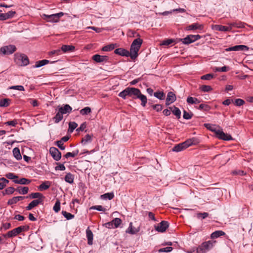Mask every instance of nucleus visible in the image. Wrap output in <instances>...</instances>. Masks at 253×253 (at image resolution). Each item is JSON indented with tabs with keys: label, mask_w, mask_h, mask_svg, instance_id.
I'll use <instances>...</instances> for the list:
<instances>
[{
	"label": "nucleus",
	"mask_w": 253,
	"mask_h": 253,
	"mask_svg": "<svg viewBox=\"0 0 253 253\" xmlns=\"http://www.w3.org/2000/svg\"><path fill=\"white\" fill-rule=\"evenodd\" d=\"M114 53L122 56L129 57L130 55L129 51L122 48L116 49L114 51Z\"/></svg>",
	"instance_id": "14"
},
{
	"label": "nucleus",
	"mask_w": 253,
	"mask_h": 253,
	"mask_svg": "<svg viewBox=\"0 0 253 253\" xmlns=\"http://www.w3.org/2000/svg\"><path fill=\"white\" fill-rule=\"evenodd\" d=\"M56 144L61 150H65V146L64 145V143L62 142L61 141L58 140L56 141Z\"/></svg>",
	"instance_id": "62"
},
{
	"label": "nucleus",
	"mask_w": 253,
	"mask_h": 253,
	"mask_svg": "<svg viewBox=\"0 0 253 253\" xmlns=\"http://www.w3.org/2000/svg\"><path fill=\"white\" fill-rule=\"evenodd\" d=\"M176 99V97L175 94L171 91L169 92L166 98V105L167 106L170 105L172 103L174 102Z\"/></svg>",
	"instance_id": "13"
},
{
	"label": "nucleus",
	"mask_w": 253,
	"mask_h": 253,
	"mask_svg": "<svg viewBox=\"0 0 253 253\" xmlns=\"http://www.w3.org/2000/svg\"><path fill=\"white\" fill-rule=\"evenodd\" d=\"M203 29V26L198 23H194L189 25L187 27L186 29L187 30H196L197 29L202 30Z\"/></svg>",
	"instance_id": "18"
},
{
	"label": "nucleus",
	"mask_w": 253,
	"mask_h": 253,
	"mask_svg": "<svg viewBox=\"0 0 253 253\" xmlns=\"http://www.w3.org/2000/svg\"><path fill=\"white\" fill-rule=\"evenodd\" d=\"M169 223L167 221H162L160 223L155 225V229L159 232H164L169 227Z\"/></svg>",
	"instance_id": "9"
},
{
	"label": "nucleus",
	"mask_w": 253,
	"mask_h": 253,
	"mask_svg": "<svg viewBox=\"0 0 253 253\" xmlns=\"http://www.w3.org/2000/svg\"><path fill=\"white\" fill-rule=\"evenodd\" d=\"M172 113L178 118L179 119L181 116V111L179 108L173 106L169 108Z\"/></svg>",
	"instance_id": "23"
},
{
	"label": "nucleus",
	"mask_w": 253,
	"mask_h": 253,
	"mask_svg": "<svg viewBox=\"0 0 253 253\" xmlns=\"http://www.w3.org/2000/svg\"><path fill=\"white\" fill-rule=\"evenodd\" d=\"M29 196L31 199H42V201L44 199V196L39 192L32 193Z\"/></svg>",
	"instance_id": "22"
},
{
	"label": "nucleus",
	"mask_w": 253,
	"mask_h": 253,
	"mask_svg": "<svg viewBox=\"0 0 253 253\" xmlns=\"http://www.w3.org/2000/svg\"><path fill=\"white\" fill-rule=\"evenodd\" d=\"M229 25L230 26H231L232 28L233 27L238 28H242L245 27V23L243 22H242L241 21L231 23H229Z\"/></svg>",
	"instance_id": "29"
},
{
	"label": "nucleus",
	"mask_w": 253,
	"mask_h": 253,
	"mask_svg": "<svg viewBox=\"0 0 253 253\" xmlns=\"http://www.w3.org/2000/svg\"><path fill=\"white\" fill-rule=\"evenodd\" d=\"M152 108L153 109L155 110L157 112H160L163 109L162 106L160 104H156V105H152Z\"/></svg>",
	"instance_id": "64"
},
{
	"label": "nucleus",
	"mask_w": 253,
	"mask_h": 253,
	"mask_svg": "<svg viewBox=\"0 0 253 253\" xmlns=\"http://www.w3.org/2000/svg\"><path fill=\"white\" fill-rule=\"evenodd\" d=\"M0 190L2 189L8 183L9 181L4 177L0 178Z\"/></svg>",
	"instance_id": "40"
},
{
	"label": "nucleus",
	"mask_w": 253,
	"mask_h": 253,
	"mask_svg": "<svg viewBox=\"0 0 253 253\" xmlns=\"http://www.w3.org/2000/svg\"><path fill=\"white\" fill-rule=\"evenodd\" d=\"M249 49V47L244 45H237L232 47H230L225 49L226 51H243V50H247Z\"/></svg>",
	"instance_id": "12"
},
{
	"label": "nucleus",
	"mask_w": 253,
	"mask_h": 253,
	"mask_svg": "<svg viewBox=\"0 0 253 253\" xmlns=\"http://www.w3.org/2000/svg\"><path fill=\"white\" fill-rule=\"evenodd\" d=\"M49 62V61L48 60H46V59L38 61L36 62V63L35 67H36V68L41 67L48 63Z\"/></svg>",
	"instance_id": "38"
},
{
	"label": "nucleus",
	"mask_w": 253,
	"mask_h": 253,
	"mask_svg": "<svg viewBox=\"0 0 253 253\" xmlns=\"http://www.w3.org/2000/svg\"><path fill=\"white\" fill-rule=\"evenodd\" d=\"M136 99H139L141 100V105L143 107H145L146 106L147 102V99L145 95L141 93V91H140L138 95L136 96Z\"/></svg>",
	"instance_id": "17"
},
{
	"label": "nucleus",
	"mask_w": 253,
	"mask_h": 253,
	"mask_svg": "<svg viewBox=\"0 0 253 253\" xmlns=\"http://www.w3.org/2000/svg\"><path fill=\"white\" fill-rule=\"evenodd\" d=\"M60 203L59 200H57L53 207V210L55 211V212H58L60 211Z\"/></svg>",
	"instance_id": "52"
},
{
	"label": "nucleus",
	"mask_w": 253,
	"mask_h": 253,
	"mask_svg": "<svg viewBox=\"0 0 253 253\" xmlns=\"http://www.w3.org/2000/svg\"><path fill=\"white\" fill-rule=\"evenodd\" d=\"M200 38L201 36H200L199 35H188L185 38L181 39V41L184 44H188L196 41L197 40L200 39Z\"/></svg>",
	"instance_id": "8"
},
{
	"label": "nucleus",
	"mask_w": 253,
	"mask_h": 253,
	"mask_svg": "<svg viewBox=\"0 0 253 253\" xmlns=\"http://www.w3.org/2000/svg\"><path fill=\"white\" fill-rule=\"evenodd\" d=\"M15 190L19 194L24 195L28 192L29 188L28 187L19 186L15 189Z\"/></svg>",
	"instance_id": "27"
},
{
	"label": "nucleus",
	"mask_w": 253,
	"mask_h": 253,
	"mask_svg": "<svg viewBox=\"0 0 253 253\" xmlns=\"http://www.w3.org/2000/svg\"><path fill=\"white\" fill-rule=\"evenodd\" d=\"M14 60L16 64L21 66H26L29 63L28 57L24 54L15 53Z\"/></svg>",
	"instance_id": "5"
},
{
	"label": "nucleus",
	"mask_w": 253,
	"mask_h": 253,
	"mask_svg": "<svg viewBox=\"0 0 253 253\" xmlns=\"http://www.w3.org/2000/svg\"><path fill=\"white\" fill-rule=\"evenodd\" d=\"M174 42V40L172 39H168L167 40L164 41L161 44L163 45H169L171 44Z\"/></svg>",
	"instance_id": "61"
},
{
	"label": "nucleus",
	"mask_w": 253,
	"mask_h": 253,
	"mask_svg": "<svg viewBox=\"0 0 253 253\" xmlns=\"http://www.w3.org/2000/svg\"><path fill=\"white\" fill-rule=\"evenodd\" d=\"M201 90L203 92H210L212 90V87L208 85H203L200 87Z\"/></svg>",
	"instance_id": "48"
},
{
	"label": "nucleus",
	"mask_w": 253,
	"mask_h": 253,
	"mask_svg": "<svg viewBox=\"0 0 253 253\" xmlns=\"http://www.w3.org/2000/svg\"><path fill=\"white\" fill-rule=\"evenodd\" d=\"M198 109L205 111H208L211 109V107L206 104H201Z\"/></svg>",
	"instance_id": "45"
},
{
	"label": "nucleus",
	"mask_w": 253,
	"mask_h": 253,
	"mask_svg": "<svg viewBox=\"0 0 253 253\" xmlns=\"http://www.w3.org/2000/svg\"><path fill=\"white\" fill-rule=\"evenodd\" d=\"M225 233L221 230H217L213 232L211 235V237H220L222 236H225Z\"/></svg>",
	"instance_id": "36"
},
{
	"label": "nucleus",
	"mask_w": 253,
	"mask_h": 253,
	"mask_svg": "<svg viewBox=\"0 0 253 253\" xmlns=\"http://www.w3.org/2000/svg\"><path fill=\"white\" fill-rule=\"evenodd\" d=\"M42 199H36L32 201L27 207H26V209L28 211H30L32 210L34 207L37 206L39 204H42Z\"/></svg>",
	"instance_id": "15"
},
{
	"label": "nucleus",
	"mask_w": 253,
	"mask_h": 253,
	"mask_svg": "<svg viewBox=\"0 0 253 253\" xmlns=\"http://www.w3.org/2000/svg\"><path fill=\"white\" fill-rule=\"evenodd\" d=\"M154 95L160 100L164 99L165 96V93L163 91L156 92L154 93Z\"/></svg>",
	"instance_id": "43"
},
{
	"label": "nucleus",
	"mask_w": 253,
	"mask_h": 253,
	"mask_svg": "<svg viewBox=\"0 0 253 253\" xmlns=\"http://www.w3.org/2000/svg\"><path fill=\"white\" fill-rule=\"evenodd\" d=\"M77 126L78 124L76 122H70L69 124V131L71 132H73Z\"/></svg>",
	"instance_id": "46"
},
{
	"label": "nucleus",
	"mask_w": 253,
	"mask_h": 253,
	"mask_svg": "<svg viewBox=\"0 0 253 253\" xmlns=\"http://www.w3.org/2000/svg\"><path fill=\"white\" fill-rule=\"evenodd\" d=\"M92 140V136L89 134H86L82 138V143L85 144L88 142H91Z\"/></svg>",
	"instance_id": "41"
},
{
	"label": "nucleus",
	"mask_w": 253,
	"mask_h": 253,
	"mask_svg": "<svg viewBox=\"0 0 253 253\" xmlns=\"http://www.w3.org/2000/svg\"><path fill=\"white\" fill-rule=\"evenodd\" d=\"M16 50V47L14 45L4 46L0 48V53L3 55L11 54Z\"/></svg>",
	"instance_id": "7"
},
{
	"label": "nucleus",
	"mask_w": 253,
	"mask_h": 253,
	"mask_svg": "<svg viewBox=\"0 0 253 253\" xmlns=\"http://www.w3.org/2000/svg\"><path fill=\"white\" fill-rule=\"evenodd\" d=\"M63 115L61 113H60V111L56 113V115L53 118V120L54 121L55 123H58L63 119Z\"/></svg>",
	"instance_id": "34"
},
{
	"label": "nucleus",
	"mask_w": 253,
	"mask_h": 253,
	"mask_svg": "<svg viewBox=\"0 0 253 253\" xmlns=\"http://www.w3.org/2000/svg\"><path fill=\"white\" fill-rule=\"evenodd\" d=\"M49 153L53 159L56 161L60 160L61 158V153L55 147L50 148Z\"/></svg>",
	"instance_id": "10"
},
{
	"label": "nucleus",
	"mask_w": 253,
	"mask_h": 253,
	"mask_svg": "<svg viewBox=\"0 0 253 253\" xmlns=\"http://www.w3.org/2000/svg\"><path fill=\"white\" fill-rule=\"evenodd\" d=\"M16 12L14 11H10L8 12L7 13H5L6 19L11 18H12L14 15L15 14Z\"/></svg>",
	"instance_id": "60"
},
{
	"label": "nucleus",
	"mask_w": 253,
	"mask_h": 253,
	"mask_svg": "<svg viewBox=\"0 0 253 253\" xmlns=\"http://www.w3.org/2000/svg\"><path fill=\"white\" fill-rule=\"evenodd\" d=\"M64 15L62 12L58 13L47 15L43 14L42 18L46 22L56 23L59 21L60 18Z\"/></svg>",
	"instance_id": "6"
},
{
	"label": "nucleus",
	"mask_w": 253,
	"mask_h": 253,
	"mask_svg": "<svg viewBox=\"0 0 253 253\" xmlns=\"http://www.w3.org/2000/svg\"><path fill=\"white\" fill-rule=\"evenodd\" d=\"M66 182L72 184L74 182V175L71 173H68L65 176L64 178Z\"/></svg>",
	"instance_id": "31"
},
{
	"label": "nucleus",
	"mask_w": 253,
	"mask_h": 253,
	"mask_svg": "<svg viewBox=\"0 0 253 253\" xmlns=\"http://www.w3.org/2000/svg\"><path fill=\"white\" fill-rule=\"evenodd\" d=\"M114 197V194L113 192L107 193L101 195V198L102 199L112 200Z\"/></svg>",
	"instance_id": "39"
},
{
	"label": "nucleus",
	"mask_w": 253,
	"mask_h": 253,
	"mask_svg": "<svg viewBox=\"0 0 253 253\" xmlns=\"http://www.w3.org/2000/svg\"><path fill=\"white\" fill-rule=\"evenodd\" d=\"M200 141L198 138L193 137L188 139L185 141L175 145L173 148L172 151L174 152H178L181 151L187 148L192 146L195 145L199 143Z\"/></svg>",
	"instance_id": "1"
},
{
	"label": "nucleus",
	"mask_w": 253,
	"mask_h": 253,
	"mask_svg": "<svg viewBox=\"0 0 253 253\" xmlns=\"http://www.w3.org/2000/svg\"><path fill=\"white\" fill-rule=\"evenodd\" d=\"M214 77L212 74H208L201 77V79L203 80H211Z\"/></svg>",
	"instance_id": "50"
},
{
	"label": "nucleus",
	"mask_w": 253,
	"mask_h": 253,
	"mask_svg": "<svg viewBox=\"0 0 253 253\" xmlns=\"http://www.w3.org/2000/svg\"><path fill=\"white\" fill-rule=\"evenodd\" d=\"M215 29L219 31L226 32V31H229L232 30V27L230 26L227 27V26H222V25H215Z\"/></svg>",
	"instance_id": "24"
},
{
	"label": "nucleus",
	"mask_w": 253,
	"mask_h": 253,
	"mask_svg": "<svg viewBox=\"0 0 253 253\" xmlns=\"http://www.w3.org/2000/svg\"><path fill=\"white\" fill-rule=\"evenodd\" d=\"M18 124L17 121L16 120H13L12 121H8L5 123V124L8 126H15Z\"/></svg>",
	"instance_id": "58"
},
{
	"label": "nucleus",
	"mask_w": 253,
	"mask_h": 253,
	"mask_svg": "<svg viewBox=\"0 0 253 253\" xmlns=\"http://www.w3.org/2000/svg\"><path fill=\"white\" fill-rule=\"evenodd\" d=\"M62 214L68 220L71 219L74 217V215L66 211H62Z\"/></svg>",
	"instance_id": "47"
},
{
	"label": "nucleus",
	"mask_w": 253,
	"mask_h": 253,
	"mask_svg": "<svg viewBox=\"0 0 253 253\" xmlns=\"http://www.w3.org/2000/svg\"><path fill=\"white\" fill-rule=\"evenodd\" d=\"M91 112V109L89 107H86L80 110V114L82 115H87Z\"/></svg>",
	"instance_id": "49"
},
{
	"label": "nucleus",
	"mask_w": 253,
	"mask_h": 253,
	"mask_svg": "<svg viewBox=\"0 0 253 253\" xmlns=\"http://www.w3.org/2000/svg\"><path fill=\"white\" fill-rule=\"evenodd\" d=\"M25 197L24 196H16L12 198L9 199L7 202V204L11 205L16 204L17 202L20 200L24 199Z\"/></svg>",
	"instance_id": "19"
},
{
	"label": "nucleus",
	"mask_w": 253,
	"mask_h": 253,
	"mask_svg": "<svg viewBox=\"0 0 253 253\" xmlns=\"http://www.w3.org/2000/svg\"><path fill=\"white\" fill-rule=\"evenodd\" d=\"M216 241L213 240L203 242L197 248V253H206L215 245Z\"/></svg>",
	"instance_id": "4"
},
{
	"label": "nucleus",
	"mask_w": 253,
	"mask_h": 253,
	"mask_svg": "<svg viewBox=\"0 0 253 253\" xmlns=\"http://www.w3.org/2000/svg\"><path fill=\"white\" fill-rule=\"evenodd\" d=\"M90 209L96 210L98 211H106V209L100 205L92 206V207H91Z\"/></svg>",
	"instance_id": "53"
},
{
	"label": "nucleus",
	"mask_w": 253,
	"mask_h": 253,
	"mask_svg": "<svg viewBox=\"0 0 253 253\" xmlns=\"http://www.w3.org/2000/svg\"><path fill=\"white\" fill-rule=\"evenodd\" d=\"M5 176L10 179H13L15 180V179L17 178L18 177V176L14 174L13 173L9 172L5 174Z\"/></svg>",
	"instance_id": "54"
},
{
	"label": "nucleus",
	"mask_w": 253,
	"mask_h": 253,
	"mask_svg": "<svg viewBox=\"0 0 253 253\" xmlns=\"http://www.w3.org/2000/svg\"><path fill=\"white\" fill-rule=\"evenodd\" d=\"M142 43L143 40L140 38L136 39L133 41L130 46V51H129V56L131 59H135L138 56V52Z\"/></svg>",
	"instance_id": "2"
},
{
	"label": "nucleus",
	"mask_w": 253,
	"mask_h": 253,
	"mask_svg": "<svg viewBox=\"0 0 253 253\" xmlns=\"http://www.w3.org/2000/svg\"><path fill=\"white\" fill-rule=\"evenodd\" d=\"M205 126L209 130L211 131L214 132L217 135V137L220 139L224 140H230L232 139V137L230 135L225 133L223 131L217 130L215 126L211 125L210 124H205Z\"/></svg>",
	"instance_id": "3"
},
{
	"label": "nucleus",
	"mask_w": 253,
	"mask_h": 253,
	"mask_svg": "<svg viewBox=\"0 0 253 253\" xmlns=\"http://www.w3.org/2000/svg\"><path fill=\"white\" fill-rule=\"evenodd\" d=\"M187 102L189 104H193L200 103L201 101L195 97H188L187 98Z\"/></svg>",
	"instance_id": "33"
},
{
	"label": "nucleus",
	"mask_w": 253,
	"mask_h": 253,
	"mask_svg": "<svg viewBox=\"0 0 253 253\" xmlns=\"http://www.w3.org/2000/svg\"><path fill=\"white\" fill-rule=\"evenodd\" d=\"M13 154L14 157L17 160H19L22 159V156L20 154V150L18 148L15 147L13 149Z\"/></svg>",
	"instance_id": "28"
},
{
	"label": "nucleus",
	"mask_w": 253,
	"mask_h": 253,
	"mask_svg": "<svg viewBox=\"0 0 253 253\" xmlns=\"http://www.w3.org/2000/svg\"><path fill=\"white\" fill-rule=\"evenodd\" d=\"M15 189L13 187H9L5 190V193L6 194H12Z\"/></svg>",
	"instance_id": "59"
},
{
	"label": "nucleus",
	"mask_w": 253,
	"mask_h": 253,
	"mask_svg": "<svg viewBox=\"0 0 253 253\" xmlns=\"http://www.w3.org/2000/svg\"><path fill=\"white\" fill-rule=\"evenodd\" d=\"M29 229L28 226H21L19 227H18L17 228H16L14 229V232H15L16 234L18 235L20 234L21 232L25 230H27Z\"/></svg>",
	"instance_id": "35"
},
{
	"label": "nucleus",
	"mask_w": 253,
	"mask_h": 253,
	"mask_svg": "<svg viewBox=\"0 0 253 253\" xmlns=\"http://www.w3.org/2000/svg\"><path fill=\"white\" fill-rule=\"evenodd\" d=\"M109 58L107 55H100L99 54H95L92 57V59L96 63H103L108 62Z\"/></svg>",
	"instance_id": "11"
},
{
	"label": "nucleus",
	"mask_w": 253,
	"mask_h": 253,
	"mask_svg": "<svg viewBox=\"0 0 253 253\" xmlns=\"http://www.w3.org/2000/svg\"><path fill=\"white\" fill-rule=\"evenodd\" d=\"M130 89L131 90L130 97H132L133 99H135L136 96L138 95L140 91V89L135 87H131V88H130Z\"/></svg>",
	"instance_id": "30"
},
{
	"label": "nucleus",
	"mask_w": 253,
	"mask_h": 253,
	"mask_svg": "<svg viewBox=\"0 0 253 253\" xmlns=\"http://www.w3.org/2000/svg\"><path fill=\"white\" fill-rule=\"evenodd\" d=\"M138 231L139 230L132 226V223L131 222L129 224L128 228L126 230V233H128L131 234H134L137 233Z\"/></svg>",
	"instance_id": "26"
},
{
	"label": "nucleus",
	"mask_w": 253,
	"mask_h": 253,
	"mask_svg": "<svg viewBox=\"0 0 253 253\" xmlns=\"http://www.w3.org/2000/svg\"><path fill=\"white\" fill-rule=\"evenodd\" d=\"M15 183L20 184H29L31 182V180L25 178H22L19 180H13V181Z\"/></svg>",
	"instance_id": "25"
},
{
	"label": "nucleus",
	"mask_w": 253,
	"mask_h": 253,
	"mask_svg": "<svg viewBox=\"0 0 253 253\" xmlns=\"http://www.w3.org/2000/svg\"><path fill=\"white\" fill-rule=\"evenodd\" d=\"M50 186V182L48 181H45L42 182L38 187L40 191H42L48 189Z\"/></svg>",
	"instance_id": "21"
},
{
	"label": "nucleus",
	"mask_w": 253,
	"mask_h": 253,
	"mask_svg": "<svg viewBox=\"0 0 253 253\" xmlns=\"http://www.w3.org/2000/svg\"><path fill=\"white\" fill-rule=\"evenodd\" d=\"M172 250V247H166V248H163L160 249L158 250V252L159 253H163V252L169 253V252H170Z\"/></svg>",
	"instance_id": "51"
},
{
	"label": "nucleus",
	"mask_w": 253,
	"mask_h": 253,
	"mask_svg": "<svg viewBox=\"0 0 253 253\" xmlns=\"http://www.w3.org/2000/svg\"><path fill=\"white\" fill-rule=\"evenodd\" d=\"M116 44H110L103 46L101 50L103 51H110L113 50L116 47Z\"/></svg>",
	"instance_id": "32"
},
{
	"label": "nucleus",
	"mask_w": 253,
	"mask_h": 253,
	"mask_svg": "<svg viewBox=\"0 0 253 253\" xmlns=\"http://www.w3.org/2000/svg\"><path fill=\"white\" fill-rule=\"evenodd\" d=\"M72 107L68 104L65 105L63 107H60L59 110L62 115L69 113L72 111Z\"/></svg>",
	"instance_id": "16"
},
{
	"label": "nucleus",
	"mask_w": 253,
	"mask_h": 253,
	"mask_svg": "<svg viewBox=\"0 0 253 253\" xmlns=\"http://www.w3.org/2000/svg\"><path fill=\"white\" fill-rule=\"evenodd\" d=\"M10 99L4 98L0 101V107H7L9 105Z\"/></svg>",
	"instance_id": "42"
},
{
	"label": "nucleus",
	"mask_w": 253,
	"mask_h": 253,
	"mask_svg": "<svg viewBox=\"0 0 253 253\" xmlns=\"http://www.w3.org/2000/svg\"><path fill=\"white\" fill-rule=\"evenodd\" d=\"M114 227L117 228L122 223V220L119 218H115L112 220Z\"/></svg>",
	"instance_id": "44"
},
{
	"label": "nucleus",
	"mask_w": 253,
	"mask_h": 253,
	"mask_svg": "<svg viewBox=\"0 0 253 253\" xmlns=\"http://www.w3.org/2000/svg\"><path fill=\"white\" fill-rule=\"evenodd\" d=\"M209 215V213L208 212H203V213H198L197 214V217L198 218H202L205 219Z\"/></svg>",
	"instance_id": "57"
},
{
	"label": "nucleus",
	"mask_w": 253,
	"mask_h": 253,
	"mask_svg": "<svg viewBox=\"0 0 253 253\" xmlns=\"http://www.w3.org/2000/svg\"><path fill=\"white\" fill-rule=\"evenodd\" d=\"M245 103V101L242 99H236L235 100V104L236 106H241L244 105Z\"/></svg>",
	"instance_id": "55"
},
{
	"label": "nucleus",
	"mask_w": 253,
	"mask_h": 253,
	"mask_svg": "<svg viewBox=\"0 0 253 253\" xmlns=\"http://www.w3.org/2000/svg\"><path fill=\"white\" fill-rule=\"evenodd\" d=\"M184 119L186 120L190 119L192 117V114H190L188 112H187L186 111H183V116Z\"/></svg>",
	"instance_id": "63"
},
{
	"label": "nucleus",
	"mask_w": 253,
	"mask_h": 253,
	"mask_svg": "<svg viewBox=\"0 0 253 253\" xmlns=\"http://www.w3.org/2000/svg\"><path fill=\"white\" fill-rule=\"evenodd\" d=\"M75 47L72 45H63L61 46V50L63 52H72L73 51Z\"/></svg>",
	"instance_id": "20"
},
{
	"label": "nucleus",
	"mask_w": 253,
	"mask_h": 253,
	"mask_svg": "<svg viewBox=\"0 0 253 253\" xmlns=\"http://www.w3.org/2000/svg\"><path fill=\"white\" fill-rule=\"evenodd\" d=\"M17 236L15 232H14V229L9 231L7 232V233L4 235V237H12L13 236Z\"/></svg>",
	"instance_id": "56"
},
{
	"label": "nucleus",
	"mask_w": 253,
	"mask_h": 253,
	"mask_svg": "<svg viewBox=\"0 0 253 253\" xmlns=\"http://www.w3.org/2000/svg\"><path fill=\"white\" fill-rule=\"evenodd\" d=\"M79 153V150L78 149L75 150L73 151L72 152H68L64 156L66 158H68L69 157H75L78 155Z\"/></svg>",
	"instance_id": "37"
}]
</instances>
